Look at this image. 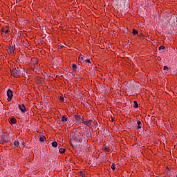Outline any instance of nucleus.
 Instances as JSON below:
<instances>
[{"mask_svg":"<svg viewBox=\"0 0 177 177\" xmlns=\"http://www.w3.org/2000/svg\"><path fill=\"white\" fill-rule=\"evenodd\" d=\"M18 107L19 110H21V113H24L26 111H27V109L26 108V105L24 104H19Z\"/></svg>","mask_w":177,"mask_h":177,"instance_id":"nucleus-7","label":"nucleus"},{"mask_svg":"<svg viewBox=\"0 0 177 177\" xmlns=\"http://www.w3.org/2000/svg\"><path fill=\"white\" fill-rule=\"evenodd\" d=\"M77 68H78V67L77 66V64H72V66H71L72 70H73L74 71H75Z\"/></svg>","mask_w":177,"mask_h":177,"instance_id":"nucleus-18","label":"nucleus"},{"mask_svg":"<svg viewBox=\"0 0 177 177\" xmlns=\"http://www.w3.org/2000/svg\"><path fill=\"white\" fill-rule=\"evenodd\" d=\"M137 125L138 129H140V128H142V122H140V120H138Z\"/></svg>","mask_w":177,"mask_h":177,"instance_id":"nucleus-15","label":"nucleus"},{"mask_svg":"<svg viewBox=\"0 0 177 177\" xmlns=\"http://www.w3.org/2000/svg\"><path fill=\"white\" fill-rule=\"evenodd\" d=\"M176 177H177V175H176Z\"/></svg>","mask_w":177,"mask_h":177,"instance_id":"nucleus-37","label":"nucleus"},{"mask_svg":"<svg viewBox=\"0 0 177 177\" xmlns=\"http://www.w3.org/2000/svg\"><path fill=\"white\" fill-rule=\"evenodd\" d=\"M111 169H113V171H115V164L112 163V164L111 165Z\"/></svg>","mask_w":177,"mask_h":177,"instance_id":"nucleus-25","label":"nucleus"},{"mask_svg":"<svg viewBox=\"0 0 177 177\" xmlns=\"http://www.w3.org/2000/svg\"><path fill=\"white\" fill-rule=\"evenodd\" d=\"M167 71H169V68H168V66H163V73L165 74H168V73H167Z\"/></svg>","mask_w":177,"mask_h":177,"instance_id":"nucleus-12","label":"nucleus"},{"mask_svg":"<svg viewBox=\"0 0 177 177\" xmlns=\"http://www.w3.org/2000/svg\"><path fill=\"white\" fill-rule=\"evenodd\" d=\"M133 35H138V30L133 29Z\"/></svg>","mask_w":177,"mask_h":177,"instance_id":"nucleus-27","label":"nucleus"},{"mask_svg":"<svg viewBox=\"0 0 177 177\" xmlns=\"http://www.w3.org/2000/svg\"><path fill=\"white\" fill-rule=\"evenodd\" d=\"M53 147H57V142L54 141L52 142Z\"/></svg>","mask_w":177,"mask_h":177,"instance_id":"nucleus-24","label":"nucleus"},{"mask_svg":"<svg viewBox=\"0 0 177 177\" xmlns=\"http://www.w3.org/2000/svg\"><path fill=\"white\" fill-rule=\"evenodd\" d=\"M167 175H168L169 176H171V175H172V171L169 170V169H167Z\"/></svg>","mask_w":177,"mask_h":177,"instance_id":"nucleus-22","label":"nucleus"},{"mask_svg":"<svg viewBox=\"0 0 177 177\" xmlns=\"http://www.w3.org/2000/svg\"><path fill=\"white\" fill-rule=\"evenodd\" d=\"M64 46L61 45V46H60V48H64Z\"/></svg>","mask_w":177,"mask_h":177,"instance_id":"nucleus-36","label":"nucleus"},{"mask_svg":"<svg viewBox=\"0 0 177 177\" xmlns=\"http://www.w3.org/2000/svg\"><path fill=\"white\" fill-rule=\"evenodd\" d=\"M61 102H64V97H60Z\"/></svg>","mask_w":177,"mask_h":177,"instance_id":"nucleus-31","label":"nucleus"},{"mask_svg":"<svg viewBox=\"0 0 177 177\" xmlns=\"http://www.w3.org/2000/svg\"><path fill=\"white\" fill-rule=\"evenodd\" d=\"M23 69H19L18 67L15 68L12 71H11V75L15 77V78H19L20 75H21V73Z\"/></svg>","mask_w":177,"mask_h":177,"instance_id":"nucleus-1","label":"nucleus"},{"mask_svg":"<svg viewBox=\"0 0 177 177\" xmlns=\"http://www.w3.org/2000/svg\"><path fill=\"white\" fill-rule=\"evenodd\" d=\"M75 117V120L76 121V124H77V125H80V124H82V122H84V117H82V115H73Z\"/></svg>","mask_w":177,"mask_h":177,"instance_id":"nucleus-4","label":"nucleus"},{"mask_svg":"<svg viewBox=\"0 0 177 177\" xmlns=\"http://www.w3.org/2000/svg\"><path fill=\"white\" fill-rule=\"evenodd\" d=\"M80 174L82 176H84V175L83 171H80Z\"/></svg>","mask_w":177,"mask_h":177,"instance_id":"nucleus-33","label":"nucleus"},{"mask_svg":"<svg viewBox=\"0 0 177 177\" xmlns=\"http://www.w3.org/2000/svg\"><path fill=\"white\" fill-rule=\"evenodd\" d=\"M2 32H5V34H8V32H10V30L9 29H6L5 28H3L1 29Z\"/></svg>","mask_w":177,"mask_h":177,"instance_id":"nucleus-16","label":"nucleus"},{"mask_svg":"<svg viewBox=\"0 0 177 177\" xmlns=\"http://www.w3.org/2000/svg\"><path fill=\"white\" fill-rule=\"evenodd\" d=\"M18 60L21 63H26L27 62V57L24 55V54H21L18 56Z\"/></svg>","mask_w":177,"mask_h":177,"instance_id":"nucleus-5","label":"nucleus"},{"mask_svg":"<svg viewBox=\"0 0 177 177\" xmlns=\"http://www.w3.org/2000/svg\"><path fill=\"white\" fill-rule=\"evenodd\" d=\"M46 140V138H45L44 136H41L39 138V141L40 142H45Z\"/></svg>","mask_w":177,"mask_h":177,"instance_id":"nucleus-21","label":"nucleus"},{"mask_svg":"<svg viewBox=\"0 0 177 177\" xmlns=\"http://www.w3.org/2000/svg\"><path fill=\"white\" fill-rule=\"evenodd\" d=\"M59 153L61 154H64L66 153V149L64 148H60L59 150Z\"/></svg>","mask_w":177,"mask_h":177,"instance_id":"nucleus-19","label":"nucleus"},{"mask_svg":"<svg viewBox=\"0 0 177 177\" xmlns=\"http://www.w3.org/2000/svg\"><path fill=\"white\" fill-rule=\"evenodd\" d=\"M99 124H100V123H99L97 122H95L94 125H95V127H99Z\"/></svg>","mask_w":177,"mask_h":177,"instance_id":"nucleus-29","label":"nucleus"},{"mask_svg":"<svg viewBox=\"0 0 177 177\" xmlns=\"http://www.w3.org/2000/svg\"><path fill=\"white\" fill-rule=\"evenodd\" d=\"M104 150L105 151H110V148H109V147H104Z\"/></svg>","mask_w":177,"mask_h":177,"instance_id":"nucleus-28","label":"nucleus"},{"mask_svg":"<svg viewBox=\"0 0 177 177\" xmlns=\"http://www.w3.org/2000/svg\"><path fill=\"white\" fill-rule=\"evenodd\" d=\"M84 125H86V127H91L92 125V121L91 120H85L84 122H83Z\"/></svg>","mask_w":177,"mask_h":177,"instance_id":"nucleus-9","label":"nucleus"},{"mask_svg":"<svg viewBox=\"0 0 177 177\" xmlns=\"http://www.w3.org/2000/svg\"><path fill=\"white\" fill-rule=\"evenodd\" d=\"M91 130L87 129L86 131V138H89V136H91Z\"/></svg>","mask_w":177,"mask_h":177,"instance_id":"nucleus-23","label":"nucleus"},{"mask_svg":"<svg viewBox=\"0 0 177 177\" xmlns=\"http://www.w3.org/2000/svg\"><path fill=\"white\" fill-rule=\"evenodd\" d=\"M14 147H19L20 142L19 140H14L13 141Z\"/></svg>","mask_w":177,"mask_h":177,"instance_id":"nucleus-11","label":"nucleus"},{"mask_svg":"<svg viewBox=\"0 0 177 177\" xmlns=\"http://www.w3.org/2000/svg\"><path fill=\"white\" fill-rule=\"evenodd\" d=\"M7 96L8 97V102H10V100H12V98L13 97V92L12 91V90L8 89L7 91Z\"/></svg>","mask_w":177,"mask_h":177,"instance_id":"nucleus-6","label":"nucleus"},{"mask_svg":"<svg viewBox=\"0 0 177 177\" xmlns=\"http://www.w3.org/2000/svg\"><path fill=\"white\" fill-rule=\"evenodd\" d=\"M61 121L64 124H66V122H67L68 120H67V118L66 117V115L62 116Z\"/></svg>","mask_w":177,"mask_h":177,"instance_id":"nucleus-13","label":"nucleus"},{"mask_svg":"<svg viewBox=\"0 0 177 177\" xmlns=\"http://www.w3.org/2000/svg\"><path fill=\"white\" fill-rule=\"evenodd\" d=\"M8 53H10V55H12V53H15V48H13V46H10L8 47Z\"/></svg>","mask_w":177,"mask_h":177,"instance_id":"nucleus-8","label":"nucleus"},{"mask_svg":"<svg viewBox=\"0 0 177 177\" xmlns=\"http://www.w3.org/2000/svg\"><path fill=\"white\" fill-rule=\"evenodd\" d=\"M16 118H10V124H16Z\"/></svg>","mask_w":177,"mask_h":177,"instance_id":"nucleus-17","label":"nucleus"},{"mask_svg":"<svg viewBox=\"0 0 177 177\" xmlns=\"http://www.w3.org/2000/svg\"><path fill=\"white\" fill-rule=\"evenodd\" d=\"M84 56L81 55L80 57H79V62L80 63H84L85 62V59H84Z\"/></svg>","mask_w":177,"mask_h":177,"instance_id":"nucleus-14","label":"nucleus"},{"mask_svg":"<svg viewBox=\"0 0 177 177\" xmlns=\"http://www.w3.org/2000/svg\"><path fill=\"white\" fill-rule=\"evenodd\" d=\"M134 88H135V82H133V81L127 82L126 89L129 91V92H133Z\"/></svg>","mask_w":177,"mask_h":177,"instance_id":"nucleus-3","label":"nucleus"},{"mask_svg":"<svg viewBox=\"0 0 177 177\" xmlns=\"http://www.w3.org/2000/svg\"><path fill=\"white\" fill-rule=\"evenodd\" d=\"M165 47L164 46H160L158 47V50H164Z\"/></svg>","mask_w":177,"mask_h":177,"instance_id":"nucleus-26","label":"nucleus"},{"mask_svg":"<svg viewBox=\"0 0 177 177\" xmlns=\"http://www.w3.org/2000/svg\"><path fill=\"white\" fill-rule=\"evenodd\" d=\"M84 62H86V63H88V64H91V60L90 59H85Z\"/></svg>","mask_w":177,"mask_h":177,"instance_id":"nucleus-30","label":"nucleus"},{"mask_svg":"<svg viewBox=\"0 0 177 177\" xmlns=\"http://www.w3.org/2000/svg\"><path fill=\"white\" fill-rule=\"evenodd\" d=\"M30 63H31V64H38V59L37 58H32Z\"/></svg>","mask_w":177,"mask_h":177,"instance_id":"nucleus-10","label":"nucleus"},{"mask_svg":"<svg viewBox=\"0 0 177 177\" xmlns=\"http://www.w3.org/2000/svg\"><path fill=\"white\" fill-rule=\"evenodd\" d=\"M4 139H10L9 136L6 135V136H4Z\"/></svg>","mask_w":177,"mask_h":177,"instance_id":"nucleus-32","label":"nucleus"},{"mask_svg":"<svg viewBox=\"0 0 177 177\" xmlns=\"http://www.w3.org/2000/svg\"><path fill=\"white\" fill-rule=\"evenodd\" d=\"M133 107L134 109H138V107H139V104H138V102L133 101Z\"/></svg>","mask_w":177,"mask_h":177,"instance_id":"nucleus-20","label":"nucleus"},{"mask_svg":"<svg viewBox=\"0 0 177 177\" xmlns=\"http://www.w3.org/2000/svg\"><path fill=\"white\" fill-rule=\"evenodd\" d=\"M71 141L70 143L73 146V143H75V142H80L81 140V137L77 133H73L71 135Z\"/></svg>","mask_w":177,"mask_h":177,"instance_id":"nucleus-2","label":"nucleus"},{"mask_svg":"<svg viewBox=\"0 0 177 177\" xmlns=\"http://www.w3.org/2000/svg\"><path fill=\"white\" fill-rule=\"evenodd\" d=\"M22 146H23V147H24V146H26V143L25 142H22Z\"/></svg>","mask_w":177,"mask_h":177,"instance_id":"nucleus-34","label":"nucleus"},{"mask_svg":"<svg viewBox=\"0 0 177 177\" xmlns=\"http://www.w3.org/2000/svg\"><path fill=\"white\" fill-rule=\"evenodd\" d=\"M176 17L175 15H173V19H175Z\"/></svg>","mask_w":177,"mask_h":177,"instance_id":"nucleus-35","label":"nucleus"}]
</instances>
